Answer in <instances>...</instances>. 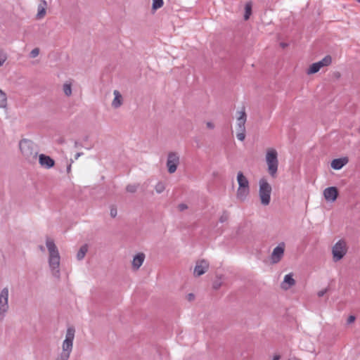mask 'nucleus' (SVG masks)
<instances>
[{
	"label": "nucleus",
	"mask_w": 360,
	"mask_h": 360,
	"mask_svg": "<svg viewBox=\"0 0 360 360\" xmlns=\"http://www.w3.org/2000/svg\"><path fill=\"white\" fill-rule=\"evenodd\" d=\"M46 245L49 251V265L53 276L60 278V257L54 241L51 238H46Z\"/></svg>",
	"instance_id": "nucleus-1"
},
{
	"label": "nucleus",
	"mask_w": 360,
	"mask_h": 360,
	"mask_svg": "<svg viewBox=\"0 0 360 360\" xmlns=\"http://www.w3.org/2000/svg\"><path fill=\"white\" fill-rule=\"evenodd\" d=\"M75 330L72 327L67 329L65 339L63 342V351L56 360H68L73 347Z\"/></svg>",
	"instance_id": "nucleus-2"
},
{
	"label": "nucleus",
	"mask_w": 360,
	"mask_h": 360,
	"mask_svg": "<svg viewBox=\"0 0 360 360\" xmlns=\"http://www.w3.org/2000/svg\"><path fill=\"white\" fill-rule=\"evenodd\" d=\"M238 187L236 192V198L240 201H245L250 194V183L242 172L237 174Z\"/></svg>",
	"instance_id": "nucleus-3"
},
{
	"label": "nucleus",
	"mask_w": 360,
	"mask_h": 360,
	"mask_svg": "<svg viewBox=\"0 0 360 360\" xmlns=\"http://www.w3.org/2000/svg\"><path fill=\"white\" fill-rule=\"evenodd\" d=\"M266 162L268 166L269 174L272 177H275L278 167V153L276 149L273 148L267 149L266 153Z\"/></svg>",
	"instance_id": "nucleus-4"
},
{
	"label": "nucleus",
	"mask_w": 360,
	"mask_h": 360,
	"mask_svg": "<svg viewBox=\"0 0 360 360\" xmlns=\"http://www.w3.org/2000/svg\"><path fill=\"white\" fill-rule=\"evenodd\" d=\"M20 150L25 159L28 161L35 160L38 152L34 148V143L28 139H22L19 143Z\"/></svg>",
	"instance_id": "nucleus-5"
},
{
	"label": "nucleus",
	"mask_w": 360,
	"mask_h": 360,
	"mask_svg": "<svg viewBox=\"0 0 360 360\" xmlns=\"http://www.w3.org/2000/svg\"><path fill=\"white\" fill-rule=\"evenodd\" d=\"M259 196L261 203L264 206H267L271 202L272 188L264 178H262L259 180Z\"/></svg>",
	"instance_id": "nucleus-6"
},
{
	"label": "nucleus",
	"mask_w": 360,
	"mask_h": 360,
	"mask_svg": "<svg viewBox=\"0 0 360 360\" xmlns=\"http://www.w3.org/2000/svg\"><path fill=\"white\" fill-rule=\"evenodd\" d=\"M238 117H237V123H236V127H237V134L236 136L237 139L240 141H243L245 139V122L247 120V115L245 111V108L243 107L242 110L238 112Z\"/></svg>",
	"instance_id": "nucleus-7"
},
{
	"label": "nucleus",
	"mask_w": 360,
	"mask_h": 360,
	"mask_svg": "<svg viewBox=\"0 0 360 360\" xmlns=\"http://www.w3.org/2000/svg\"><path fill=\"white\" fill-rule=\"evenodd\" d=\"M9 292L7 288H4L0 292V321H2L8 310Z\"/></svg>",
	"instance_id": "nucleus-8"
},
{
	"label": "nucleus",
	"mask_w": 360,
	"mask_h": 360,
	"mask_svg": "<svg viewBox=\"0 0 360 360\" xmlns=\"http://www.w3.org/2000/svg\"><path fill=\"white\" fill-rule=\"evenodd\" d=\"M332 253L335 262L340 260L347 253L346 243L343 240L338 241L333 247Z\"/></svg>",
	"instance_id": "nucleus-9"
},
{
	"label": "nucleus",
	"mask_w": 360,
	"mask_h": 360,
	"mask_svg": "<svg viewBox=\"0 0 360 360\" xmlns=\"http://www.w3.org/2000/svg\"><path fill=\"white\" fill-rule=\"evenodd\" d=\"M179 164V156L176 153L171 152L168 154L167 160V167L168 172L173 174L176 172L177 166Z\"/></svg>",
	"instance_id": "nucleus-10"
},
{
	"label": "nucleus",
	"mask_w": 360,
	"mask_h": 360,
	"mask_svg": "<svg viewBox=\"0 0 360 360\" xmlns=\"http://www.w3.org/2000/svg\"><path fill=\"white\" fill-rule=\"evenodd\" d=\"M285 250V244L284 243H281L278 244L274 250L271 255V261L273 264H276L281 261L283 255Z\"/></svg>",
	"instance_id": "nucleus-11"
},
{
	"label": "nucleus",
	"mask_w": 360,
	"mask_h": 360,
	"mask_svg": "<svg viewBox=\"0 0 360 360\" xmlns=\"http://www.w3.org/2000/svg\"><path fill=\"white\" fill-rule=\"evenodd\" d=\"M323 194L326 201L333 202L338 198V191L335 186L328 187L323 190Z\"/></svg>",
	"instance_id": "nucleus-12"
},
{
	"label": "nucleus",
	"mask_w": 360,
	"mask_h": 360,
	"mask_svg": "<svg viewBox=\"0 0 360 360\" xmlns=\"http://www.w3.org/2000/svg\"><path fill=\"white\" fill-rule=\"evenodd\" d=\"M208 268L209 263L206 260L202 259L198 261L194 268L193 274L195 276H200L204 274L207 271Z\"/></svg>",
	"instance_id": "nucleus-13"
},
{
	"label": "nucleus",
	"mask_w": 360,
	"mask_h": 360,
	"mask_svg": "<svg viewBox=\"0 0 360 360\" xmlns=\"http://www.w3.org/2000/svg\"><path fill=\"white\" fill-rule=\"evenodd\" d=\"M39 162L41 167L49 169L54 165V160L48 155L41 154L39 156Z\"/></svg>",
	"instance_id": "nucleus-14"
},
{
	"label": "nucleus",
	"mask_w": 360,
	"mask_h": 360,
	"mask_svg": "<svg viewBox=\"0 0 360 360\" xmlns=\"http://www.w3.org/2000/svg\"><path fill=\"white\" fill-rule=\"evenodd\" d=\"M145 259V255L142 252L138 253L133 259L132 267L134 270H138L143 264Z\"/></svg>",
	"instance_id": "nucleus-15"
},
{
	"label": "nucleus",
	"mask_w": 360,
	"mask_h": 360,
	"mask_svg": "<svg viewBox=\"0 0 360 360\" xmlns=\"http://www.w3.org/2000/svg\"><path fill=\"white\" fill-rule=\"evenodd\" d=\"M347 162H348V160L347 158L335 159L331 162V167L333 169H336V170L340 169Z\"/></svg>",
	"instance_id": "nucleus-16"
},
{
	"label": "nucleus",
	"mask_w": 360,
	"mask_h": 360,
	"mask_svg": "<svg viewBox=\"0 0 360 360\" xmlns=\"http://www.w3.org/2000/svg\"><path fill=\"white\" fill-rule=\"evenodd\" d=\"M295 284V281L293 279L291 274H287L284 277V280L281 283V288L284 290H288Z\"/></svg>",
	"instance_id": "nucleus-17"
},
{
	"label": "nucleus",
	"mask_w": 360,
	"mask_h": 360,
	"mask_svg": "<svg viewBox=\"0 0 360 360\" xmlns=\"http://www.w3.org/2000/svg\"><path fill=\"white\" fill-rule=\"evenodd\" d=\"M114 99L112 101V106L114 108H118L123 103V97L120 91H114Z\"/></svg>",
	"instance_id": "nucleus-18"
},
{
	"label": "nucleus",
	"mask_w": 360,
	"mask_h": 360,
	"mask_svg": "<svg viewBox=\"0 0 360 360\" xmlns=\"http://www.w3.org/2000/svg\"><path fill=\"white\" fill-rule=\"evenodd\" d=\"M47 4L45 0H41L39 1V4L37 6V18L39 19L43 18L46 14V8Z\"/></svg>",
	"instance_id": "nucleus-19"
},
{
	"label": "nucleus",
	"mask_w": 360,
	"mask_h": 360,
	"mask_svg": "<svg viewBox=\"0 0 360 360\" xmlns=\"http://www.w3.org/2000/svg\"><path fill=\"white\" fill-rule=\"evenodd\" d=\"M323 67L322 63L321 62H317L311 64L307 72L309 75L316 73L319 71V70Z\"/></svg>",
	"instance_id": "nucleus-20"
},
{
	"label": "nucleus",
	"mask_w": 360,
	"mask_h": 360,
	"mask_svg": "<svg viewBox=\"0 0 360 360\" xmlns=\"http://www.w3.org/2000/svg\"><path fill=\"white\" fill-rule=\"evenodd\" d=\"M87 251H88V246H87V245L85 244V245H82L79 248V251H78V252L77 254V259L78 260L83 259L84 256H85V255H86V253L87 252Z\"/></svg>",
	"instance_id": "nucleus-21"
},
{
	"label": "nucleus",
	"mask_w": 360,
	"mask_h": 360,
	"mask_svg": "<svg viewBox=\"0 0 360 360\" xmlns=\"http://www.w3.org/2000/svg\"><path fill=\"white\" fill-rule=\"evenodd\" d=\"M251 13H252V4H251V2H248L245 4V6L244 19L245 20H248L250 18Z\"/></svg>",
	"instance_id": "nucleus-22"
},
{
	"label": "nucleus",
	"mask_w": 360,
	"mask_h": 360,
	"mask_svg": "<svg viewBox=\"0 0 360 360\" xmlns=\"http://www.w3.org/2000/svg\"><path fill=\"white\" fill-rule=\"evenodd\" d=\"M7 96L4 91H0V108H4L6 105Z\"/></svg>",
	"instance_id": "nucleus-23"
},
{
	"label": "nucleus",
	"mask_w": 360,
	"mask_h": 360,
	"mask_svg": "<svg viewBox=\"0 0 360 360\" xmlns=\"http://www.w3.org/2000/svg\"><path fill=\"white\" fill-rule=\"evenodd\" d=\"M163 6V0H153L152 8L157 10Z\"/></svg>",
	"instance_id": "nucleus-24"
},
{
	"label": "nucleus",
	"mask_w": 360,
	"mask_h": 360,
	"mask_svg": "<svg viewBox=\"0 0 360 360\" xmlns=\"http://www.w3.org/2000/svg\"><path fill=\"white\" fill-rule=\"evenodd\" d=\"M322 63L323 67L329 65L332 62V58L330 56H326L321 60H320Z\"/></svg>",
	"instance_id": "nucleus-25"
},
{
	"label": "nucleus",
	"mask_w": 360,
	"mask_h": 360,
	"mask_svg": "<svg viewBox=\"0 0 360 360\" xmlns=\"http://www.w3.org/2000/svg\"><path fill=\"white\" fill-rule=\"evenodd\" d=\"M138 186L135 184L128 185L126 188L127 192L135 193L137 190Z\"/></svg>",
	"instance_id": "nucleus-26"
},
{
	"label": "nucleus",
	"mask_w": 360,
	"mask_h": 360,
	"mask_svg": "<svg viewBox=\"0 0 360 360\" xmlns=\"http://www.w3.org/2000/svg\"><path fill=\"white\" fill-rule=\"evenodd\" d=\"M165 190V186L162 183L159 182L155 186V191L158 193H161Z\"/></svg>",
	"instance_id": "nucleus-27"
},
{
	"label": "nucleus",
	"mask_w": 360,
	"mask_h": 360,
	"mask_svg": "<svg viewBox=\"0 0 360 360\" xmlns=\"http://www.w3.org/2000/svg\"><path fill=\"white\" fill-rule=\"evenodd\" d=\"M39 53V48H34L31 51L30 53V57L32 58H36Z\"/></svg>",
	"instance_id": "nucleus-28"
},
{
	"label": "nucleus",
	"mask_w": 360,
	"mask_h": 360,
	"mask_svg": "<svg viewBox=\"0 0 360 360\" xmlns=\"http://www.w3.org/2000/svg\"><path fill=\"white\" fill-rule=\"evenodd\" d=\"M6 58V55L3 51H0V67L3 65Z\"/></svg>",
	"instance_id": "nucleus-29"
},
{
	"label": "nucleus",
	"mask_w": 360,
	"mask_h": 360,
	"mask_svg": "<svg viewBox=\"0 0 360 360\" xmlns=\"http://www.w3.org/2000/svg\"><path fill=\"white\" fill-rule=\"evenodd\" d=\"M72 84L70 82H67L63 84V90H71Z\"/></svg>",
	"instance_id": "nucleus-30"
},
{
	"label": "nucleus",
	"mask_w": 360,
	"mask_h": 360,
	"mask_svg": "<svg viewBox=\"0 0 360 360\" xmlns=\"http://www.w3.org/2000/svg\"><path fill=\"white\" fill-rule=\"evenodd\" d=\"M228 213L224 212L220 217L219 221L220 222L223 223L228 219Z\"/></svg>",
	"instance_id": "nucleus-31"
},
{
	"label": "nucleus",
	"mask_w": 360,
	"mask_h": 360,
	"mask_svg": "<svg viewBox=\"0 0 360 360\" xmlns=\"http://www.w3.org/2000/svg\"><path fill=\"white\" fill-rule=\"evenodd\" d=\"M110 216L112 217H115L117 216V209L115 207H112L110 209Z\"/></svg>",
	"instance_id": "nucleus-32"
},
{
	"label": "nucleus",
	"mask_w": 360,
	"mask_h": 360,
	"mask_svg": "<svg viewBox=\"0 0 360 360\" xmlns=\"http://www.w3.org/2000/svg\"><path fill=\"white\" fill-rule=\"evenodd\" d=\"M178 207L180 211H184L188 208L187 205L184 203L179 205Z\"/></svg>",
	"instance_id": "nucleus-33"
},
{
	"label": "nucleus",
	"mask_w": 360,
	"mask_h": 360,
	"mask_svg": "<svg viewBox=\"0 0 360 360\" xmlns=\"http://www.w3.org/2000/svg\"><path fill=\"white\" fill-rule=\"evenodd\" d=\"M354 321H355V316L351 315L347 319V323L350 324V323H353Z\"/></svg>",
	"instance_id": "nucleus-34"
},
{
	"label": "nucleus",
	"mask_w": 360,
	"mask_h": 360,
	"mask_svg": "<svg viewBox=\"0 0 360 360\" xmlns=\"http://www.w3.org/2000/svg\"><path fill=\"white\" fill-rule=\"evenodd\" d=\"M221 286V283L219 281H215L213 283V288L214 289H218Z\"/></svg>",
	"instance_id": "nucleus-35"
},
{
	"label": "nucleus",
	"mask_w": 360,
	"mask_h": 360,
	"mask_svg": "<svg viewBox=\"0 0 360 360\" xmlns=\"http://www.w3.org/2000/svg\"><path fill=\"white\" fill-rule=\"evenodd\" d=\"M326 289L320 290L318 292L317 295L319 297H323L326 294Z\"/></svg>",
	"instance_id": "nucleus-36"
},
{
	"label": "nucleus",
	"mask_w": 360,
	"mask_h": 360,
	"mask_svg": "<svg viewBox=\"0 0 360 360\" xmlns=\"http://www.w3.org/2000/svg\"><path fill=\"white\" fill-rule=\"evenodd\" d=\"M206 125H207V128H209V129H212L214 128V124L211 122H207L206 123Z\"/></svg>",
	"instance_id": "nucleus-37"
},
{
	"label": "nucleus",
	"mask_w": 360,
	"mask_h": 360,
	"mask_svg": "<svg viewBox=\"0 0 360 360\" xmlns=\"http://www.w3.org/2000/svg\"><path fill=\"white\" fill-rule=\"evenodd\" d=\"M188 299L191 301L194 299V295L193 293H189L188 295Z\"/></svg>",
	"instance_id": "nucleus-38"
},
{
	"label": "nucleus",
	"mask_w": 360,
	"mask_h": 360,
	"mask_svg": "<svg viewBox=\"0 0 360 360\" xmlns=\"http://www.w3.org/2000/svg\"><path fill=\"white\" fill-rule=\"evenodd\" d=\"M280 356L278 354L274 355L272 360H280Z\"/></svg>",
	"instance_id": "nucleus-39"
},
{
	"label": "nucleus",
	"mask_w": 360,
	"mask_h": 360,
	"mask_svg": "<svg viewBox=\"0 0 360 360\" xmlns=\"http://www.w3.org/2000/svg\"><path fill=\"white\" fill-rule=\"evenodd\" d=\"M82 155V153H77L75 155V160H77L79 158V157H80Z\"/></svg>",
	"instance_id": "nucleus-40"
},
{
	"label": "nucleus",
	"mask_w": 360,
	"mask_h": 360,
	"mask_svg": "<svg viewBox=\"0 0 360 360\" xmlns=\"http://www.w3.org/2000/svg\"><path fill=\"white\" fill-rule=\"evenodd\" d=\"M281 46L283 48H285V47L288 46V44H285V43L282 42V43H281Z\"/></svg>",
	"instance_id": "nucleus-41"
},
{
	"label": "nucleus",
	"mask_w": 360,
	"mask_h": 360,
	"mask_svg": "<svg viewBox=\"0 0 360 360\" xmlns=\"http://www.w3.org/2000/svg\"><path fill=\"white\" fill-rule=\"evenodd\" d=\"M67 96H70L72 94V91H65Z\"/></svg>",
	"instance_id": "nucleus-42"
},
{
	"label": "nucleus",
	"mask_w": 360,
	"mask_h": 360,
	"mask_svg": "<svg viewBox=\"0 0 360 360\" xmlns=\"http://www.w3.org/2000/svg\"><path fill=\"white\" fill-rule=\"evenodd\" d=\"M71 170V165H70L68 168H67V171L68 172H70V171Z\"/></svg>",
	"instance_id": "nucleus-43"
},
{
	"label": "nucleus",
	"mask_w": 360,
	"mask_h": 360,
	"mask_svg": "<svg viewBox=\"0 0 360 360\" xmlns=\"http://www.w3.org/2000/svg\"><path fill=\"white\" fill-rule=\"evenodd\" d=\"M39 249L43 252L44 251V248L42 245L39 246Z\"/></svg>",
	"instance_id": "nucleus-44"
},
{
	"label": "nucleus",
	"mask_w": 360,
	"mask_h": 360,
	"mask_svg": "<svg viewBox=\"0 0 360 360\" xmlns=\"http://www.w3.org/2000/svg\"><path fill=\"white\" fill-rule=\"evenodd\" d=\"M288 360H297V359L293 358V359H288Z\"/></svg>",
	"instance_id": "nucleus-45"
},
{
	"label": "nucleus",
	"mask_w": 360,
	"mask_h": 360,
	"mask_svg": "<svg viewBox=\"0 0 360 360\" xmlns=\"http://www.w3.org/2000/svg\"><path fill=\"white\" fill-rule=\"evenodd\" d=\"M356 1L360 3V0H356Z\"/></svg>",
	"instance_id": "nucleus-46"
}]
</instances>
